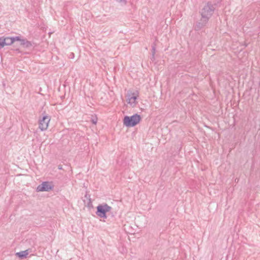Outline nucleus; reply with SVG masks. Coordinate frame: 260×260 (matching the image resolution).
<instances>
[{
  "instance_id": "1",
  "label": "nucleus",
  "mask_w": 260,
  "mask_h": 260,
  "mask_svg": "<svg viewBox=\"0 0 260 260\" xmlns=\"http://www.w3.org/2000/svg\"><path fill=\"white\" fill-rule=\"evenodd\" d=\"M215 6L216 4L208 2L200 12L202 17L209 20L214 12Z\"/></svg>"
},
{
  "instance_id": "2",
  "label": "nucleus",
  "mask_w": 260,
  "mask_h": 260,
  "mask_svg": "<svg viewBox=\"0 0 260 260\" xmlns=\"http://www.w3.org/2000/svg\"><path fill=\"white\" fill-rule=\"evenodd\" d=\"M141 120L140 115L135 114L131 116H125L123 122V124L127 127H134L138 124Z\"/></svg>"
},
{
  "instance_id": "3",
  "label": "nucleus",
  "mask_w": 260,
  "mask_h": 260,
  "mask_svg": "<svg viewBox=\"0 0 260 260\" xmlns=\"http://www.w3.org/2000/svg\"><path fill=\"white\" fill-rule=\"evenodd\" d=\"M111 209L112 207L106 203L100 204L96 207V214L101 218L106 219L107 218L106 213Z\"/></svg>"
},
{
  "instance_id": "4",
  "label": "nucleus",
  "mask_w": 260,
  "mask_h": 260,
  "mask_svg": "<svg viewBox=\"0 0 260 260\" xmlns=\"http://www.w3.org/2000/svg\"><path fill=\"white\" fill-rule=\"evenodd\" d=\"M50 120V117L45 111L43 112L39 120V127L41 131H44L47 129Z\"/></svg>"
},
{
  "instance_id": "5",
  "label": "nucleus",
  "mask_w": 260,
  "mask_h": 260,
  "mask_svg": "<svg viewBox=\"0 0 260 260\" xmlns=\"http://www.w3.org/2000/svg\"><path fill=\"white\" fill-rule=\"evenodd\" d=\"M54 186L51 182L45 181L38 185L37 188V191H48L53 189Z\"/></svg>"
},
{
  "instance_id": "6",
  "label": "nucleus",
  "mask_w": 260,
  "mask_h": 260,
  "mask_svg": "<svg viewBox=\"0 0 260 260\" xmlns=\"http://www.w3.org/2000/svg\"><path fill=\"white\" fill-rule=\"evenodd\" d=\"M209 20L201 17L200 20L194 26V30L196 31L201 30L207 24Z\"/></svg>"
},
{
  "instance_id": "7",
  "label": "nucleus",
  "mask_w": 260,
  "mask_h": 260,
  "mask_svg": "<svg viewBox=\"0 0 260 260\" xmlns=\"http://www.w3.org/2000/svg\"><path fill=\"white\" fill-rule=\"evenodd\" d=\"M132 95L130 94L128 95V103L132 105L133 107H134L136 105V100L137 99V96L138 95V91H136V92H133L131 93Z\"/></svg>"
},
{
  "instance_id": "8",
  "label": "nucleus",
  "mask_w": 260,
  "mask_h": 260,
  "mask_svg": "<svg viewBox=\"0 0 260 260\" xmlns=\"http://www.w3.org/2000/svg\"><path fill=\"white\" fill-rule=\"evenodd\" d=\"M20 45L24 48L28 49L33 46V44L31 42L28 41L25 38H23L19 43Z\"/></svg>"
},
{
  "instance_id": "9",
  "label": "nucleus",
  "mask_w": 260,
  "mask_h": 260,
  "mask_svg": "<svg viewBox=\"0 0 260 260\" xmlns=\"http://www.w3.org/2000/svg\"><path fill=\"white\" fill-rule=\"evenodd\" d=\"M29 251H30V249L17 252L15 254L16 256L19 257L20 259H24L28 255Z\"/></svg>"
},
{
  "instance_id": "10",
  "label": "nucleus",
  "mask_w": 260,
  "mask_h": 260,
  "mask_svg": "<svg viewBox=\"0 0 260 260\" xmlns=\"http://www.w3.org/2000/svg\"><path fill=\"white\" fill-rule=\"evenodd\" d=\"M7 46V44L4 37L0 38V49Z\"/></svg>"
},
{
  "instance_id": "11",
  "label": "nucleus",
  "mask_w": 260,
  "mask_h": 260,
  "mask_svg": "<svg viewBox=\"0 0 260 260\" xmlns=\"http://www.w3.org/2000/svg\"><path fill=\"white\" fill-rule=\"evenodd\" d=\"M23 38L21 36L12 37L11 41L13 42V43L15 41H19L20 43Z\"/></svg>"
},
{
  "instance_id": "12",
  "label": "nucleus",
  "mask_w": 260,
  "mask_h": 260,
  "mask_svg": "<svg viewBox=\"0 0 260 260\" xmlns=\"http://www.w3.org/2000/svg\"><path fill=\"white\" fill-rule=\"evenodd\" d=\"M7 46L10 45L12 44L13 43L12 42V37H6L5 38Z\"/></svg>"
},
{
  "instance_id": "13",
  "label": "nucleus",
  "mask_w": 260,
  "mask_h": 260,
  "mask_svg": "<svg viewBox=\"0 0 260 260\" xmlns=\"http://www.w3.org/2000/svg\"><path fill=\"white\" fill-rule=\"evenodd\" d=\"M156 46V44L155 43V42H154L152 44V46H151L152 47L151 52H152V54H153V55H155V54Z\"/></svg>"
},
{
  "instance_id": "14",
  "label": "nucleus",
  "mask_w": 260,
  "mask_h": 260,
  "mask_svg": "<svg viewBox=\"0 0 260 260\" xmlns=\"http://www.w3.org/2000/svg\"><path fill=\"white\" fill-rule=\"evenodd\" d=\"M91 122L94 124H96L97 123V122H98V118L96 116H92V117L91 118Z\"/></svg>"
},
{
  "instance_id": "15",
  "label": "nucleus",
  "mask_w": 260,
  "mask_h": 260,
  "mask_svg": "<svg viewBox=\"0 0 260 260\" xmlns=\"http://www.w3.org/2000/svg\"><path fill=\"white\" fill-rule=\"evenodd\" d=\"M68 56H69V58H71V59H73V58H74V57H75L74 53H73V52H70V53H69V54L68 55Z\"/></svg>"
},
{
  "instance_id": "16",
  "label": "nucleus",
  "mask_w": 260,
  "mask_h": 260,
  "mask_svg": "<svg viewBox=\"0 0 260 260\" xmlns=\"http://www.w3.org/2000/svg\"><path fill=\"white\" fill-rule=\"evenodd\" d=\"M117 2L122 3L123 5H126L127 3L126 0H116Z\"/></svg>"
},
{
  "instance_id": "17",
  "label": "nucleus",
  "mask_w": 260,
  "mask_h": 260,
  "mask_svg": "<svg viewBox=\"0 0 260 260\" xmlns=\"http://www.w3.org/2000/svg\"><path fill=\"white\" fill-rule=\"evenodd\" d=\"M14 50L15 52H16L17 53L22 54V52L18 48H17L14 49Z\"/></svg>"
},
{
  "instance_id": "18",
  "label": "nucleus",
  "mask_w": 260,
  "mask_h": 260,
  "mask_svg": "<svg viewBox=\"0 0 260 260\" xmlns=\"http://www.w3.org/2000/svg\"><path fill=\"white\" fill-rule=\"evenodd\" d=\"M85 197L87 199H88L89 201V203H91V200L90 199V196L87 194V193L85 195Z\"/></svg>"
},
{
  "instance_id": "19",
  "label": "nucleus",
  "mask_w": 260,
  "mask_h": 260,
  "mask_svg": "<svg viewBox=\"0 0 260 260\" xmlns=\"http://www.w3.org/2000/svg\"><path fill=\"white\" fill-rule=\"evenodd\" d=\"M150 59L151 60H152V61H154L155 60V55H153V54H152L151 55V57L150 58Z\"/></svg>"
},
{
  "instance_id": "20",
  "label": "nucleus",
  "mask_w": 260,
  "mask_h": 260,
  "mask_svg": "<svg viewBox=\"0 0 260 260\" xmlns=\"http://www.w3.org/2000/svg\"><path fill=\"white\" fill-rule=\"evenodd\" d=\"M58 169L59 170H62V166L61 165H58Z\"/></svg>"
},
{
  "instance_id": "21",
  "label": "nucleus",
  "mask_w": 260,
  "mask_h": 260,
  "mask_svg": "<svg viewBox=\"0 0 260 260\" xmlns=\"http://www.w3.org/2000/svg\"><path fill=\"white\" fill-rule=\"evenodd\" d=\"M155 41H157L156 37L155 38Z\"/></svg>"
}]
</instances>
